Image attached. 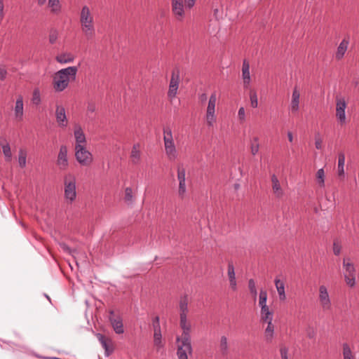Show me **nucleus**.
Returning <instances> with one entry per match:
<instances>
[{
	"label": "nucleus",
	"mask_w": 359,
	"mask_h": 359,
	"mask_svg": "<svg viewBox=\"0 0 359 359\" xmlns=\"http://www.w3.org/2000/svg\"><path fill=\"white\" fill-rule=\"evenodd\" d=\"M180 325L182 330L181 337H177V355L178 359H188V355H191L193 348L191 344V324L188 322L187 316L180 317Z\"/></svg>",
	"instance_id": "f257e3e1"
},
{
	"label": "nucleus",
	"mask_w": 359,
	"mask_h": 359,
	"mask_svg": "<svg viewBox=\"0 0 359 359\" xmlns=\"http://www.w3.org/2000/svg\"><path fill=\"white\" fill-rule=\"evenodd\" d=\"M79 22L82 34L87 40L95 37V20L92 8L88 5H83L79 13Z\"/></svg>",
	"instance_id": "f03ea898"
},
{
	"label": "nucleus",
	"mask_w": 359,
	"mask_h": 359,
	"mask_svg": "<svg viewBox=\"0 0 359 359\" xmlns=\"http://www.w3.org/2000/svg\"><path fill=\"white\" fill-rule=\"evenodd\" d=\"M78 67L70 66L61 69L55 73L53 77V86L55 92L64 91L69 85L76 79Z\"/></svg>",
	"instance_id": "7ed1b4c3"
},
{
	"label": "nucleus",
	"mask_w": 359,
	"mask_h": 359,
	"mask_svg": "<svg viewBox=\"0 0 359 359\" xmlns=\"http://www.w3.org/2000/svg\"><path fill=\"white\" fill-rule=\"evenodd\" d=\"M64 198L65 201L72 204L77 196L76 178L72 173H67L63 177Z\"/></svg>",
	"instance_id": "20e7f679"
},
{
	"label": "nucleus",
	"mask_w": 359,
	"mask_h": 359,
	"mask_svg": "<svg viewBox=\"0 0 359 359\" xmlns=\"http://www.w3.org/2000/svg\"><path fill=\"white\" fill-rule=\"evenodd\" d=\"M196 0H171L172 13L175 18L182 22L186 17V9H191L195 5Z\"/></svg>",
	"instance_id": "39448f33"
},
{
	"label": "nucleus",
	"mask_w": 359,
	"mask_h": 359,
	"mask_svg": "<svg viewBox=\"0 0 359 359\" xmlns=\"http://www.w3.org/2000/svg\"><path fill=\"white\" fill-rule=\"evenodd\" d=\"M163 142L165 152L170 161H175L178 156V152L174 142L172 133L169 127L163 128Z\"/></svg>",
	"instance_id": "423d86ee"
},
{
	"label": "nucleus",
	"mask_w": 359,
	"mask_h": 359,
	"mask_svg": "<svg viewBox=\"0 0 359 359\" xmlns=\"http://www.w3.org/2000/svg\"><path fill=\"white\" fill-rule=\"evenodd\" d=\"M343 269L344 277L346 285L350 287H353L355 285L356 279V269L354 264L351 258L345 257L343 259Z\"/></svg>",
	"instance_id": "0eeeda50"
},
{
	"label": "nucleus",
	"mask_w": 359,
	"mask_h": 359,
	"mask_svg": "<svg viewBox=\"0 0 359 359\" xmlns=\"http://www.w3.org/2000/svg\"><path fill=\"white\" fill-rule=\"evenodd\" d=\"M75 158L77 162L82 166H88L93 161V156L86 145H75Z\"/></svg>",
	"instance_id": "6e6552de"
},
{
	"label": "nucleus",
	"mask_w": 359,
	"mask_h": 359,
	"mask_svg": "<svg viewBox=\"0 0 359 359\" xmlns=\"http://www.w3.org/2000/svg\"><path fill=\"white\" fill-rule=\"evenodd\" d=\"M217 97L216 93H212L208 100V104L206 109L205 114V121L208 127H213L214 124L216 123L217 116L215 114V107L217 103Z\"/></svg>",
	"instance_id": "1a4fd4ad"
},
{
	"label": "nucleus",
	"mask_w": 359,
	"mask_h": 359,
	"mask_svg": "<svg viewBox=\"0 0 359 359\" xmlns=\"http://www.w3.org/2000/svg\"><path fill=\"white\" fill-rule=\"evenodd\" d=\"M318 302L324 311L331 310L332 301L328 292L327 287L325 285H321L319 286Z\"/></svg>",
	"instance_id": "9d476101"
},
{
	"label": "nucleus",
	"mask_w": 359,
	"mask_h": 359,
	"mask_svg": "<svg viewBox=\"0 0 359 359\" xmlns=\"http://www.w3.org/2000/svg\"><path fill=\"white\" fill-rule=\"evenodd\" d=\"M177 171V177L179 182L177 194L180 198L184 199L187 192L186 184V170L182 166H178Z\"/></svg>",
	"instance_id": "9b49d317"
},
{
	"label": "nucleus",
	"mask_w": 359,
	"mask_h": 359,
	"mask_svg": "<svg viewBox=\"0 0 359 359\" xmlns=\"http://www.w3.org/2000/svg\"><path fill=\"white\" fill-rule=\"evenodd\" d=\"M347 104L343 97H337L336 98V118L337 121L344 125L346 123V108Z\"/></svg>",
	"instance_id": "f8f14e48"
},
{
	"label": "nucleus",
	"mask_w": 359,
	"mask_h": 359,
	"mask_svg": "<svg viewBox=\"0 0 359 359\" xmlns=\"http://www.w3.org/2000/svg\"><path fill=\"white\" fill-rule=\"evenodd\" d=\"M180 81V71L175 70L172 72L170 83H169V89L168 91V96L170 99L172 100L175 98L177 94V90L179 88V84Z\"/></svg>",
	"instance_id": "ddd939ff"
},
{
	"label": "nucleus",
	"mask_w": 359,
	"mask_h": 359,
	"mask_svg": "<svg viewBox=\"0 0 359 359\" xmlns=\"http://www.w3.org/2000/svg\"><path fill=\"white\" fill-rule=\"evenodd\" d=\"M55 116L56 123L60 128H65L68 126L69 121L64 106L61 104L56 105Z\"/></svg>",
	"instance_id": "4468645a"
},
{
	"label": "nucleus",
	"mask_w": 359,
	"mask_h": 359,
	"mask_svg": "<svg viewBox=\"0 0 359 359\" xmlns=\"http://www.w3.org/2000/svg\"><path fill=\"white\" fill-rule=\"evenodd\" d=\"M67 153V146H60L56 161V165L60 170H66L69 167Z\"/></svg>",
	"instance_id": "2eb2a0df"
},
{
	"label": "nucleus",
	"mask_w": 359,
	"mask_h": 359,
	"mask_svg": "<svg viewBox=\"0 0 359 359\" xmlns=\"http://www.w3.org/2000/svg\"><path fill=\"white\" fill-rule=\"evenodd\" d=\"M114 312L113 310L109 311V314H110L109 321L113 327L114 332L116 334H123L124 332V328H123L122 318L119 316H118L116 317L112 316H114Z\"/></svg>",
	"instance_id": "dca6fc26"
},
{
	"label": "nucleus",
	"mask_w": 359,
	"mask_h": 359,
	"mask_svg": "<svg viewBox=\"0 0 359 359\" xmlns=\"http://www.w3.org/2000/svg\"><path fill=\"white\" fill-rule=\"evenodd\" d=\"M14 118L17 121H22L24 118V103L22 95H18L14 107Z\"/></svg>",
	"instance_id": "f3484780"
},
{
	"label": "nucleus",
	"mask_w": 359,
	"mask_h": 359,
	"mask_svg": "<svg viewBox=\"0 0 359 359\" xmlns=\"http://www.w3.org/2000/svg\"><path fill=\"white\" fill-rule=\"evenodd\" d=\"M74 137L75 145H86L87 140L83 130L80 124H75L74 126Z\"/></svg>",
	"instance_id": "a211bd4d"
},
{
	"label": "nucleus",
	"mask_w": 359,
	"mask_h": 359,
	"mask_svg": "<svg viewBox=\"0 0 359 359\" xmlns=\"http://www.w3.org/2000/svg\"><path fill=\"white\" fill-rule=\"evenodd\" d=\"M189 297L187 294L180 296L179 299L180 317L188 316Z\"/></svg>",
	"instance_id": "6ab92c4d"
},
{
	"label": "nucleus",
	"mask_w": 359,
	"mask_h": 359,
	"mask_svg": "<svg viewBox=\"0 0 359 359\" xmlns=\"http://www.w3.org/2000/svg\"><path fill=\"white\" fill-rule=\"evenodd\" d=\"M242 79L243 81L244 88H248L251 83V77L250 73V64L246 60H244L242 65Z\"/></svg>",
	"instance_id": "aec40b11"
},
{
	"label": "nucleus",
	"mask_w": 359,
	"mask_h": 359,
	"mask_svg": "<svg viewBox=\"0 0 359 359\" xmlns=\"http://www.w3.org/2000/svg\"><path fill=\"white\" fill-rule=\"evenodd\" d=\"M97 339L102 344V348L104 349L105 355L109 356L114 351V347L111 339H107L104 335L98 333L97 334Z\"/></svg>",
	"instance_id": "412c9836"
},
{
	"label": "nucleus",
	"mask_w": 359,
	"mask_h": 359,
	"mask_svg": "<svg viewBox=\"0 0 359 359\" xmlns=\"http://www.w3.org/2000/svg\"><path fill=\"white\" fill-rule=\"evenodd\" d=\"M227 275L229 280V287L233 292L237 291L238 285L236 278L234 266L232 262L228 264Z\"/></svg>",
	"instance_id": "4be33fe9"
},
{
	"label": "nucleus",
	"mask_w": 359,
	"mask_h": 359,
	"mask_svg": "<svg viewBox=\"0 0 359 359\" xmlns=\"http://www.w3.org/2000/svg\"><path fill=\"white\" fill-rule=\"evenodd\" d=\"M271 187L273 193L276 198H281L284 195V191L281 187L279 180L275 174L271 175Z\"/></svg>",
	"instance_id": "5701e85b"
},
{
	"label": "nucleus",
	"mask_w": 359,
	"mask_h": 359,
	"mask_svg": "<svg viewBox=\"0 0 359 359\" xmlns=\"http://www.w3.org/2000/svg\"><path fill=\"white\" fill-rule=\"evenodd\" d=\"M300 93L297 87H294L292 94L290 110L292 113H297L299 109Z\"/></svg>",
	"instance_id": "b1692460"
},
{
	"label": "nucleus",
	"mask_w": 359,
	"mask_h": 359,
	"mask_svg": "<svg viewBox=\"0 0 359 359\" xmlns=\"http://www.w3.org/2000/svg\"><path fill=\"white\" fill-rule=\"evenodd\" d=\"M130 161L133 165H138L141 162L140 145L137 143L133 144L130 153Z\"/></svg>",
	"instance_id": "393cba45"
},
{
	"label": "nucleus",
	"mask_w": 359,
	"mask_h": 359,
	"mask_svg": "<svg viewBox=\"0 0 359 359\" xmlns=\"http://www.w3.org/2000/svg\"><path fill=\"white\" fill-rule=\"evenodd\" d=\"M265 323H267V326L265 328L264 332V339L266 342L271 343L274 338L275 326L273 324L272 321H268Z\"/></svg>",
	"instance_id": "a878e982"
},
{
	"label": "nucleus",
	"mask_w": 359,
	"mask_h": 359,
	"mask_svg": "<svg viewBox=\"0 0 359 359\" xmlns=\"http://www.w3.org/2000/svg\"><path fill=\"white\" fill-rule=\"evenodd\" d=\"M342 358L343 359H356V354L349 344H342Z\"/></svg>",
	"instance_id": "bb28decb"
},
{
	"label": "nucleus",
	"mask_w": 359,
	"mask_h": 359,
	"mask_svg": "<svg viewBox=\"0 0 359 359\" xmlns=\"http://www.w3.org/2000/svg\"><path fill=\"white\" fill-rule=\"evenodd\" d=\"M349 41L347 39H344L337 47V50L335 54L336 59L341 60L344 56L348 46Z\"/></svg>",
	"instance_id": "cd10ccee"
},
{
	"label": "nucleus",
	"mask_w": 359,
	"mask_h": 359,
	"mask_svg": "<svg viewBox=\"0 0 359 359\" xmlns=\"http://www.w3.org/2000/svg\"><path fill=\"white\" fill-rule=\"evenodd\" d=\"M274 283L277 290V292L278 294L279 299L280 301H285L286 299V294L285 290V283L283 281L280 280L279 278H276L274 280Z\"/></svg>",
	"instance_id": "c85d7f7f"
},
{
	"label": "nucleus",
	"mask_w": 359,
	"mask_h": 359,
	"mask_svg": "<svg viewBox=\"0 0 359 359\" xmlns=\"http://www.w3.org/2000/svg\"><path fill=\"white\" fill-rule=\"evenodd\" d=\"M249 146L251 154L254 156H256L260 147L259 137L256 135L250 137L249 140Z\"/></svg>",
	"instance_id": "c756f323"
},
{
	"label": "nucleus",
	"mask_w": 359,
	"mask_h": 359,
	"mask_svg": "<svg viewBox=\"0 0 359 359\" xmlns=\"http://www.w3.org/2000/svg\"><path fill=\"white\" fill-rule=\"evenodd\" d=\"M75 57L70 53H63L55 57L58 63L67 64L74 62Z\"/></svg>",
	"instance_id": "7c9ffc66"
},
{
	"label": "nucleus",
	"mask_w": 359,
	"mask_h": 359,
	"mask_svg": "<svg viewBox=\"0 0 359 359\" xmlns=\"http://www.w3.org/2000/svg\"><path fill=\"white\" fill-rule=\"evenodd\" d=\"M260 317L262 322L273 321V312L269 306L262 308L260 310Z\"/></svg>",
	"instance_id": "2f4dec72"
},
{
	"label": "nucleus",
	"mask_w": 359,
	"mask_h": 359,
	"mask_svg": "<svg viewBox=\"0 0 359 359\" xmlns=\"http://www.w3.org/2000/svg\"><path fill=\"white\" fill-rule=\"evenodd\" d=\"M154 344L158 351L163 348L164 344L162 340L161 330L154 331Z\"/></svg>",
	"instance_id": "473e14b6"
},
{
	"label": "nucleus",
	"mask_w": 359,
	"mask_h": 359,
	"mask_svg": "<svg viewBox=\"0 0 359 359\" xmlns=\"http://www.w3.org/2000/svg\"><path fill=\"white\" fill-rule=\"evenodd\" d=\"M48 5L52 13L59 14L61 12L62 6L60 0H48Z\"/></svg>",
	"instance_id": "72a5a7b5"
},
{
	"label": "nucleus",
	"mask_w": 359,
	"mask_h": 359,
	"mask_svg": "<svg viewBox=\"0 0 359 359\" xmlns=\"http://www.w3.org/2000/svg\"><path fill=\"white\" fill-rule=\"evenodd\" d=\"M316 182L320 188H324L325 184V172L323 168L318 169L316 174Z\"/></svg>",
	"instance_id": "f704fd0d"
},
{
	"label": "nucleus",
	"mask_w": 359,
	"mask_h": 359,
	"mask_svg": "<svg viewBox=\"0 0 359 359\" xmlns=\"http://www.w3.org/2000/svg\"><path fill=\"white\" fill-rule=\"evenodd\" d=\"M344 164H345V155L344 153H339L338 156V168L337 172L339 176L344 175Z\"/></svg>",
	"instance_id": "c9c22d12"
},
{
	"label": "nucleus",
	"mask_w": 359,
	"mask_h": 359,
	"mask_svg": "<svg viewBox=\"0 0 359 359\" xmlns=\"http://www.w3.org/2000/svg\"><path fill=\"white\" fill-rule=\"evenodd\" d=\"M267 292L264 290H261L259 295V306L260 308L267 307Z\"/></svg>",
	"instance_id": "e433bc0d"
},
{
	"label": "nucleus",
	"mask_w": 359,
	"mask_h": 359,
	"mask_svg": "<svg viewBox=\"0 0 359 359\" xmlns=\"http://www.w3.org/2000/svg\"><path fill=\"white\" fill-rule=\"evenodd\" d=\"M227 338L225 336H222L219 342V349L223 355H226L228 353L229 346Z\"/></svg>",
	"instance_id": "4c0bfd02"
},
{
	"label": "nucleus",
	"mask_w": 359,
	"mask_h": 359,
	"mask_svg": "<svg viewBox=\"0 0 359 359\" xmlns=\"http://www.w3.org/2000/svg\"><path fill=\"white\" fill-rule=\"evenodd\" d=\"M27 151L24 149H20L18 154V163L20 168H23L26 166Z\"/></svg>",
	"instance_id": "58836bf2"
},
{
	"label": "nucleus",
	"mask_w": 359,
	"mask_h": 359,
	"mask_svg": "<svg viewBox=\"0 0 359 359\" xmlns=\"http://www.w3.org/2000/svg\"><path fill=\"white\" fill-rule=\"evenodd\" d=\"M124 200L128 204H132L134 201L133 189L130 187L125 189Z\"/></svg>",
	"instance_id": "ea45409f"
},
{
	"label": "nucleus",
	"mask_w": 359,
	"mask_h": 359,
	"mask_svg": "<svg viewBox=\"0 0 359 359\" xmlns=\"http://www.w3.org/2000/svg\"><path fill=\"white\" fill-rule=\"evenodd\" d=\"M2 151L4 154L5 158L6 161H10L12 158V154L11 151V147L8 143L5 144L2 146Z\"/></svg>",
	"instance_id": "a19ab883"
},
{
	"label": "nucleus",
	"mask_w": 359,
	"mask_h": 359,
	"mask_svg": "<svg viewBox=\"0 0 359 359\" xmlns=\"http://www.w3.org/2000/svg\"><path fill=\"white\" fill-rule=\"evenodd\" d=\"M248 287L251 294L255 298L257 295V290L256 288V284L253 279H250L248 281Z\"/></svg>",
	"instance_id": "79ce46f5"
},
{
	"label": "nucleus",
	"mask_w": 359,
	"mask_h": 359,
	"mask_svg": "<svg viewBox=\"0 0 359 359\" xmlns=\"http://www.w3.org/2000/svg\"><path fill=\"white\" fill-rule=\"evenodd\" d=\"M32 101L36 105H39L41 103L40 92L38 89L34 90Z\"/></svg>",
	"instance_id": "37998d69"
},
{
	"label": "nucleus",
	"mask_w": 359,
	"mask_h": 359,
	"mask_svg": "<svg viewBox=\"0 0 359 359\" xmlns=\"http://www.w3.org/2000/svg\"><path fill=\"white\" fill-rule=\"evenodd\" d=\"M250 104L253 108H257L258 106V100L256 93H251L250 95Z\"/></svg>",
	"instance_id": "c03bdc74"
},
{
	"label": "nucleus",
	"mask_w": 359,
	"mask_h": 359,
	"mask_svg": "<svg viewBox=\"0 0 359 359\" xmlns=\"http://www.w3.org/2000/svg\"><path fill=\"white\" fill-rule=\"evenodd\" d=\"M6 13V10L5 7V1L0 0V22L3 21L5 18Z\"/></svg>",
	"instance_id": "a18cd8bd"
},
{
	"label": "nucleus",
	"mask_w": 359,
	"mask_h": 359,
	"mask_svg": "<svg viewBox=\"0 0 359 359\" xmlns=\"http://www.w3.org/2000/svg\"><path fill=\"white\" fill-rule=\"evenodd\" d=\"M323 140L320 137V133H317L315 135V146L317 149L322 148Z\"/></svg>",
	"instance_id": "49530a36"
},
{
	"label": "nucleus",
	"mask_w": 359,
	"mask_h": 359,
	"mask_svg": "<svg viewBox=\"0 0 359 359\" xmlns=\"http://www.w3.org/2000/svg\"><path fill=\"white\" fill-rule=\"evenodd\" d=\"M152 326L154 328V331L161 330L160 318L158 316H156L155 318H154L152 320Z\"/></svg>",
	"instance_id": "de8ad7c7"
},
{
	"label": "nucleus",
	"mask_w": 359,
	"mask_h": 359,
	"mask_svg": "<svg viewBox=\"0 0 359 359\" xmlns=\"http://www.w3.org/2000/svg\"><path fill=\"white\" fill-rule=\"evenodd\" d=\"M238 117L241 121H245V111L244 107H241L239 108L238 111Z\"/></svg>",
	"instance_id": "09e8293b"
},
{
	"label": "nucleus",
	"mask_w": 359,
	"mask_h": 359,
	"mask_svg": "<svg viewBox=\"0 0 359 359\" xmlns=\"http://www.w3.org/2000/svg\"><path fill=\"white\" fill-rule=\"evenodd\" d=\"M280 353L281 359H288V348L286 346L280 348Z\"/></svg>",
	"instance_id": "8fccbe9b"
},
{
	"label": "nucleus",
	"mask_w": 359,
	"mask_h": 359,
	"mask_svg": "<svg viewBox=\"0 0 359 359\" xmlns=\"http://www.w3.org/2000/svg\"><path fill=\"white\" fill-rule=\"evenodd\" d=\"M57 39V33L54 32L50 34L49 35V42L51 44H54Z\"/></svg>",
	"instance_id": "3c124183"
},
{
	"label": "nucleus",
	"mask_w": 359,
	"mask_h": 359,
	"mask_svg": "<svg viewBox=\"0 0 359 359\" xmlns=\"http://www.w3.org/2000/svg\"><path fill=\"white\" fill-rule=\"evenodd\" d=\"M96 110L95 104L93 102H89L87 106V111L89 113H93Z\"/></svg>",
	"instance_id": "603ef678"
},
{
	"label": "nucleus",
	"mask_w": 359,
	"mask_h": 359,
	"mask_svg": "<svg viewBox=\"0 0 359 359\" xmlns=\"http://www.w3.org/2000/svg\"><path fill=\"white\" fill-rule=\"evenodd\" d=\"M7 76V71L4 68L0 67V80L4 81L6 79Z\"/></svg>",
	"instance_id": "864d4df0"
},
{
	"label": "nucleus",
	"mask_w": 359,
	"mask_h": 359,
	"mask_svg": "<svg viewBox=\"0 0 359 359\" xmlns=\"http://www.w3.org/2000/svg\"><path fill=\"white\" fill-rule=\"evenodd\" d=\"M333 252L335 255H339L341 252V247L336 243L333 245Z\"/></svg>",
	"instance_id": "5fc2aeb1"
},
{
	"label": "nucleus",
	"mask_w": 359,
	"mask_h": 359,
	"mask_svg": "<svg viewBox=\"0 0 359 359\" xmlns=\"http://www.w3.org/2000/svg\"><path fill=\"white\" fill-rule=\"evenodd\" d=\"M61 248L66 252L71 253L70 248L65 243L60 245Z\"/></svg>",
	"instance_id": "6e6d98bb"
},
{
	"label": "nucleus",
	"mask_w": 359,
	"mask_h": 359,
	"mask_svg": "<svg viewBox=\"0 0 359 359\" xmlns=\"http://www.w3.org/2000/svg\"><path fill=\"white\" fill-rule=\"evenodd\" d=\"M199 99L200 100L203 102H205L206 100H207V95L205 93H202L201 95H199Z\"/></svg>",
	"instance_id": "4d7b16f0"
},
{
	"label": "nucleus",
	"mask_w": 359,
	"mask_h": 359,
	"mask_svg": "<svg viewBox=\"0 0 359 359\" xmlns=\"http://www.w3.org/2000/svg\"><path fill=\"white\" fill-rule=\"evenodd\" d=\"M315 334H316L315 332L313 330H311V331L308 332L307 337L309 339H313L315 337Z\"/></svg>",
	"instance_id": "13d9d810"
},
{
	"label": "nucleus",
	"mask_w": 359,
	"mask_h": 359,
	"mask_svg": "<svg viewBox=\"0 0 359 359\" xmlns=\"http://www.w3.org/2000/svg\"><path fill=\"white\" fill-rule=\"evenodd\" d=\"M287 138H288V140L290 142H292L293 141V135H292V133L290 132V131H288L287 133Z\"/></svg>",
	"instance_id": "bf43d9fd"
},
{
	"label": "nucleus",
	"mask_w": 359,
	"mask_h": 359,
	"mask_svg": "<svg viewBox=\"0 0 359 359\" xmlns=\"http://www.w3.org/2000/svg\"><path fill=\"white\" fill-rule=\"evenodd\" d=\"M37 2L39 5L42 6L46 2V0H38Z\"/></svg>",
	"instance_id": "052dcab7"
},
{
	"label": "nucleus",
	"mask_w": 359,
	"mask_h": 359,
	"mask_svg": "<svg viewBox=\"0 0 359 359\" xmlns=\"http://www.w3.org/2000/svg\"><path fill=\"white\" fill-rule=\"evenodd\" d=\"M234 187H235V189H238L239 188L240 185H239L238 184H236L234 185Z\"/></svg>",
	"instance_id": "680f3d73"
},
{
	"label": "nucleus",
	"mask_w": 359,
	"mask_h": 359,
	"mask_svg": "<svg viewBox=\"0 0 359 359\" xmlns=\"http://www.w3.org/2000/svg\"><path fill=\"white\" fill-rule=\"evenodd\" d=\"M46 297L50 302V299L48 295L46 294Z\"/></svg>",
	"instance_id": "e2e57ef3"
}]
</instances>
